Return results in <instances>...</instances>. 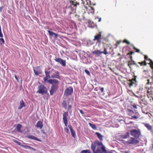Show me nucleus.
<instances>
[{"label": "nucleus", "mask_w": 153, "mask_h": 153, "mask_svg": "<svg viewBox=\"0 0 153 153\" xmlns=\"http://www.w3.org/2000/svg\"><path fill=\"white\" fill-rule=\"evenodd\" d=\"M146 114L149 116V117L150 118H151V117L153 116H152V114H151L150 113L147 112V113H146Z\"/></svg>", "instance_id": "obj_40"}, {"label": "nucleus", "mask_w": 153, "mask_h": 153, "mask_svg": "<svg viewBox=\"0 0 153 153\" xmlns=\"http://www.w3.org/2000/svg\"><path fill=\"white\" fill-rule=\"evenodd\" d=\"M14 77H15V78L16 79V80L17 81L19 82V79H18L17 76H16V75H15V74L14 75Z\"/></svg>", "instance_id": "obj_42"}, {"label": "nucleus", "mask_w": 153, "mask_h": 153, "mask_svg": "<svg viewBox=\"0 0 153 153\" xmlns=\"http://www.w3.org/2000/svg\"><path fill=\"white\" fill-rule=\"evenodd\" d=\"M132 65V63H129L128 65V66H129V67H130V68H131V65Z\"/></svg>", "instance_id": "obj_54"}, {"label": "nucleus", "mask_w": 153, "mask_h": 153, "mask_svg": "<svg viewBox=\"0 0 153 153\" xmlns=\"http://www.w3.org/2000/svg\"><path fill=\"white\" fill-rule=\"evenodd\" d=\"M96 134L97 135V137L100 140H103V136L100 134L98 132H96Z\"/></svg>", "instance_id": "obj_18"}, {"label": "nucleus", "mask_w": 153, "mask_h": 153, "mask_svg": "<svg viewBox=\"0 0 153 153\" xmlns=\"http://www.w3.org/2000/svg\"><path fill=\"white\" fill-rule=\"evenodd\" d=\"M33 69L35 74L36 76L42 73V71L39 67H33Z\"/></svg>", "instance_id": "obj_9"}, {"label": "nucleus", "mask_w": 153, "mask_h": 153, "mask_svg": "<svg viewBox=\"0 0 153 153\" xmlns=\"http://www.w3.org/2000/svg\"><path fill=\"white\" fill-rule=\"evenodd\" d=\"M100 90L102 92H104V88H100Z\"/></svg>", "instance_id": "obj_50"}, {"label": "nucleus", "mask_w": 153, "mask_h": 153, "mask_svg": "<svg viewBox=\"0 0 153 153\" xmlns=\"http://www.w3.org/2000/svg\"><path fill=\"white\" fill-rule=\"evenodd\" d=\"M131 134L132 136L137 138L139 137L140 133V131L136 129H133L131 131Z\"/></svg>", "instance_id": "obj_6"}, {"label": "nucleus", "mask_w": 153, "mask_h": 153, "mask_svg": "<svg viewBox=\"0 0 153 153\" xmlns=\"http://www.w3.org/2000/svg\"><path fill=\"white\" fill-rule=\"evenodd\" d=\"M45 76H47V77L51 78L49 74H51L50 71H45Z\"/></svg>", "instance_id": "obj_22"}, {"label": "nucleus", "mask_w": 153, "mask_h": 153, "mask_svg": "<svg viewBox=\"0 0 153 153\" xmlns=\"http://www.w3.org/2000/svg\"><path fill=\"white\" fill-rule=\"evenodd\" d=\"M124 42L128 44H130V42L126 39H125L124 41Z\"/></svg>", "instance_id": "obj_41"}, {"label": "nucleus", "mask_w": 153, "mask_h": 153, "mask_svg": "<svg viewBox=\"0 0 153 153\" xmlns=\"http://www.w3.org/2000/svg\"><path fill=\"white\" fill-rule=\"evenodd\" d=\"M132 106L134 108V109H137V105H135V104H134L133 105H132Z\"/></svg>", "instance_id": "obj_47"}, {"label": "nucleus", "mask_w": 153, "mask_h": 153, "mask_svg": "<svg viewBox=\"0 0 153 153\" xmlns=\"http://www.w3.org/2000/svg\"><path fill=\"white\" fill-rule=\"evenodd\" d=\"M81 153H91L89 150H82Z\"/></svg>", "instance_id": "obj_28"}, {"label": "nucleus", "mask_w": 153, "mask_h": 153, "mask_svg": "<svg viewBox=\"0 0 153 153\" xmlns=\"http://www.w3.org/2000/svg\"><path fill=\"white\" fill-rule=\"evenodd\" d=\"M73 88L71 87H69L67 88L64 92V95L67 96L71 95L73 93Z\"/></svg>", "instance_id": "obj_5"}, {"label": "nucleus", "mask_w": 153, "mask_h": 153, "mask_svg": "<svg viewBox=\"0 0 153 153\" xmlns=\"http://www.w3.org/2000/svg\"><path fill=\"white\" fill-rule=\"evenodd\" d=\"M48 32L49 33V35L50 36H53L54 34V32H51V31L50 30H48Z\"/></svg>", "instance_id": "obj_35"}, {"label": "nucleus", "mask_w": 153, "mask_h": 153, "mask_svg": "<svg viewBox=\"0 0 153 153\" xmlns=\"http://www.w3.org/2000/svg\"><path fill=\"white\" fill-rule=\"evenodd\" d=\"M121 137L123 139H126L129 136V133L128 132H127L125 134H122Z\"/></svg>", "instance_id": "obj_17"}, {"label": "nucleus", "mask_w": 153, "mask_h": 153, "mask_svg": "<svg viewBox=\"0 0 153 153\" xmlns=\"http://www.w3.org/2000/svg\"><path fill=\"white\" fill-rule=\"evenodd\" d=\"M93 153H112V150H107L101 142L98 141L92 143L91 145Z\"/></svg>", "instance_id": "obj_1"}, {"label": "nucleus", "mask_w": 153, "mask_h": 153, "mask_svg": "<svg viewBox=\"0 0 153 153\" xmlns=\"http://www.w3.org/2000/svg\"><path fill=\"white\" fill-rule=\"evenodd\" d=\"M38 89V90L36 91L37 93L43 95L47 94L48 93L47 88L44 85H39Z\"/></svg>", "instance_id": "obj_3"}, {"label": "nucleus", "mask_w": 153, "mask_h": 153, "mask_svg": "<svg viewBox=\"0 0 153 153\" xmlns=\"http://www.w3.org/2000/svg\"><path fill=\"white\" fill-rule=\"evenodd\" d=\"M93 44V42L90 40H88L87 41V45L88 46H89Z\"/></svg>", "instance_id": "obj_26"}, {"label": "nucleus", "mask_w": 153, "mask_h": 153, "mask_svg": "<svg viewBox=\"0 0 153 153\" xmlns=\"http://www.w3.org/2000/svg\"><path fill=\"white\" fill-rule=\"evenodd\" d=\"M43 126L42 123L41 121H38L36 125V127L40 129L42 128Z\"/></svg>", "instance_id": "obj_12"}, {"label": "nucleus", "mask_w": 153, "mask_h": 153, "mask_svg": "<svg viewBox=\"0 0 153 153\" xmlns=\"http://www.w3.org/2000/svg\"><path fill=\"white\" fill-rule=\"evenodd\" d=\"M51 74V78H56L58 79H60V76H59V73L58 71L52 69L50 71Z\"/></svg>", "instance_id": "obj_4"}, {"label": "nucleus", "mask_w": 153, "mask_h": 153, "mask_svg": "<svg viewBox=\"0 0 153 153\" xmlns=\"http://www.w3.org/2000/svg\"><path fill=\"white\" fill-rule=\"evenodd\" d=\"M55 61L57 62L63 66H65L66 65V61L60 58L56 57L55 59Z\"/></svg>", "instance_id": "obj_8"}, {"label": "nucleus", "mask_w": 153, "mask_h": 153, "mask_svg": "<svg viewBox=\"0 0 153 153\" xmlns=\"http://www.w3.org/2000/svg\"><path fill=\"white\" fill-rule=\"evenodd\" d=\"M68 127L70 129V131L73 130L72 128V126L71 125H68Z\"/></svg>", "instance_id": "obj_44"}, {"label": "nucleus", "mask_w": 153, "mask_h": 153, "mask_svg": "<svg viewBox=\"0 0 153 153\" xmlns=\"http://www.w3.org/2000/svg\"><path fill=\"white\" fill-rule=\"evenodd\" d=\"M4 41L3 38H0V45L4 44Z\"/></svg>", "instance_id": "obj_31"}, {"label": "nucleus", "mask_w": 153, "mask_h": 153, "mask_svg": "<svg viewBox=\"0 0 153 153\" xmlns=\"http://www.w3.org/2000/svg\"><path fill=\"white\" fill-rule=\"evenodd\" d=\"M101 32H100V34H97L94 36V39H93V40L95 41L96 40H98L100 39H101Z\"/></svg>", "instance_id": "obj_16"}, {"label": "nucleus", "mask_w": 153, "mask_h": 153, "mask_svg": "<svg viewBox=\"0 0 153 153\" xmlns=\"http://www.w3.org/2000/svg\"><path fill=\"white\" fill-rule=\"evenodd\" d=\"M68 111L65 112L63 114V120L64 123L65 124V126L67 127V124L68 123L67 120V117L68 116Z\"/></svg>", "instance_id": "obj_7"}, {"label": "nucleus", "mask_w": 153, "mask_h": 153, "mask_svg": "<svg viewBox=\"0 0 153 153\" xmlns=\"http://www.w3.org/2000/svg\"><path fill=\"white\" fill-rule=\"evenodd\" d=\"M13 141L16 143H17L18 141L15 140H13Z\"/></svg>", "instance_id": "obj_53"}, {"label": "nucleus", "mask_w": 153, "mask_h": 153, "mask_svg": "<svg viewBox=\"0 0 153 153\" xmlns=\"http://www.w3.org/2000/svg\"><path fill=\"white\" fill-rule=\"evenodd\" d=\"M144 57L145 60V61H149V62L152 60L151 59L148 58L146 55H144Z\"/></svg>", "instance_id": "obj_27"}, {"label": "nucleus", "mask_w": 153, "mask_h": 153, "mask_svg": "<svg viewBox=\"0 0 153 153\" xmlns=\"http://www.w3.org/2000/svg\"><path fill=\"white\" fill-rule=\"evenodd\" d=\"M147 62L149 63V61H144V65H146L147 64H148Z\"/></svg>", "instance_id": "obj_49"}, {"label": "nucleus", "mask_w": 153, "mask_h": 153, "mask_svg": "<svg viewBox=\"0 0 153 153\" xmlns=\"http://www.w3.org/2000/svg\"><path fill=\"white\" fill-rule=\"evenodd\" d=\"M22 146L24 147L26 149H27V148H32V147H31L30 146H27V145L26 146L22 145Z\"/></svg>", "instance_id": "obj_39"}, {"label": "nucleus", "mask_w": 153, "mask_h": 153, "mask_svg": "<svg viewBox=\"0 0 153 153\" xmlns=\"http://www.w3.org/2000/svg\"><path fill=\"white\" fill-rule=\"evenodd\" d=\"M101 52H102V54L103 53L105 55H106L108 53L107 51H106V48H105L104 49V51H101Z\"/></svg>", "instance_id": "obj_33"}, {"label": "nucleus", "mask_w": 153, "mask_h": 153, "mask_svg": "<svg viewBox=\"0 0 153 153\" xmlns=\"http://www.w3.org/2000/svg\"><path fill=\"white\" fill-rule=\"evenodd\" d=\"M128 143L130 144H134L138 143L139 142L136 139L133 137H131L128 141Z\"/></svg>", "instance_id": "obj_10"}, {"label": "nucleus", "mask_w": 153, "mask_h": 153, "mask_svg": "<svg viewBox=\"0 0 153 153\" xmlns=\"http://www.w3.org/2000/svg\"><path fill=\"white\" fill-rule=\"evenodd\" d=\"M128 114L129 115H132L134 113V112L133 111L129 109H128Z\"/></svg>", "instance_id": "obj_25"}, {"label": "nucleus", "mask_w": 153, "mask_h": 153, "mask_svg": "<svg viewBox=\"0 0 153 153\" xmlns=\"http://www.w3.org/2000/svg\"><path fill=\"white\" fill-rule=\"evenodd\" d=\"M79 111H80V113L82 114V116H84V114L82 110L81 109H79Z\"/></svg>", "instance_id": "obj_43"}, {"label": "nucleus", "mask_w": 153, "mask_h": 153, "mask_svg": "<svg viewBox=\"0 0 153 153\" xmlns=\"http://www.w3.org/2000/svg\"><path fill=\"white\" fill-rule=\"evenodd\" d=\"M48 82L50 84H52L50 92L51 95H52L54 93L57 91L58 88L59 81L55 79H50L48 81Z\"/></svg>", "instance_id": "obj_2"}, {"label": "nucleus", "mask_w": 153, "mask_h": 153, "mask_svg": "<svg viewBox=\"0 0 153 153\" xmlns=\"http://www.w3.org/2000/svg\"><path fill=\"white\" fill-rule=\"evenodd\" d=\"M141 66L143 65V62H139L138 63Z\"/></svg>", "instance_id": "obj_48"}, {"label": "nucleus", "mask_w": 153, "mask_h": 153, "mask_svg": "<svg viewBox=\"0 0 153 153\" xmlns=\"http://www.w3.org/2000/svg\"><path fill=\"white\" fill-rule=\"evenodd\" d=\"M27 137L28 138L32 139V140H36L37 141H38L40 142H41L42 141L37 138L36 137H35L34 136L32 135H28L27 136Z\"/></svg>", "instance_id": "obj_13"}, {"label": "nucleus", "mask_w": 153, "mask_h": 153, "mask_svg": "<svg viewBox=\"0 0 153 153\" xmlns=\"http://www.w3.org/2000/svg\"><path fill=\"white\" fill-rule=\"evenodd\" d=\"M74 1H75V0H74Z\"/></svg>", "instance_id": "obj_64"}, {"label": "nucleus", "mask_w": 153, "mask_h": 153, "mask_svg": "<svg viewBox=\"0 0 153 153\" xmlns=\"http://www.w3.org/2000/svg\"><path fill=\"white\" fill-rule=\"evenodd\" d=\"M72 106L71 105H68V110L69 111V113H71L72 112L71 108Z\"/></svg>", "instance_id": "obj_32"}, {"label": "nucleus", "mask_w": 153, "mask_h": 153, "mask_svg": "<svg viewBox=\"0 0 153 153\" xmlns=\"http://www.w3.org/2000/svg\"><path fill=\"white\" fill-rule=\"evenodd\" d=\"M62 105L64 108L66 109L67 108V103L65 100L63 101L62 103Z\"/></svg>", "instance_id": "obj_23"}, {"label": "nucleus", "mask_w": 153, "mask_h": 153, "mask_svg": "<svg viewBox=\"0 0 153 153\" xmlns=\"http://www.w3.org/2000/svg\"><path fill=\"white\" fill-rule=\"evenodd\" d=\"M90 126L94 130H95L97 129V127L96 125L94 124H92L91 123H88Z\"/></svg>", "instance_id": "obj_19"}, {"label": "nucleus", "mask_w": 153, "mask_h": 153, "mask_svg": "<svg viewBox=\"0 0 153 153\" xmlns=\"http://www.w3.org/2000/svg\"><path fill=\"white\" fill-rule=\"evenodd\" d=\"M20 105L18 107V109H21L23 107L26 106L25 105L23 100H21L20 102Z\"/></svg>", "instance_id": "obj_14"}, {"label": "nucleus", "mask_w": 153, "mask_h": 153, "mask_svg": "<svg viewBox=\"0 0 153 153\" xmlns=\"http://www.w3.org/2000/svg\"><path fill=\"white\" fill-rule=\"evenodd\" d=\"M134 53L133 52L131 51L129 53H128V54L131 55Z\"/></svg>", "instance_id": "obj_52"}, {"label": "nucleus", "mask_w": 153, "mask_h": 153, "mask_svg": "<svg viewBox=\"0 0 153 153\" xmlns=\"http://www.w3.org/2000/svg\"><path fill=\"white\" fill-rule=\"evenodd\" d=\"M96 5V4H93V5Z\"/></svg>", "instance_id": "obj_59"}, {"label": "nucleus", "mask_w": 153, "mask_h": 153, "mask_svg": "<svg viewBox=\"0 0 153 153\" xmlns=\"http://www.w3.org/2000/svg\"><path fill=\"white\" fill-rule=\"evenodd\" d=\"M17 144L18 145H20V146H22V145H21V143L20 142H19V141H18V143H17Z\"/></svg>", "instance_id": "obj_55"}, {"label": "nucleus", "mask_w": 153, "mask_h": 153, "mask_svg": "<svg viewBox=\"0 0 153 153\" xmlns=\"http://www.w3.org/2000/svg\"><path fill=\"white\" fill-rule=\"evenodd\" d=\"M133 48L135 50H136V52L138 53H139L140 52V50L137 49L134 46L133 47Z\"/></svg>", "instance_id": "obj_37"}, {"label": "nucleus", "mask_w": 153, "mask_h": 153, "mask_svg": "<svg viewBox=\"0 0 153 153\" xmlns=\"http://www.w3.org/2000/svg\"><path fill=\"white\" fill-rule=\"evenodd\" d=\"M132 117L136 119H137V117L136 116H132Z\"/></svg>", "instance_id": "obj_51"}, {"label": "nucleus", "mask_w": 153, "mask_h": 153, "mask_svg": "<svg viewBox=\"0 0 153 153\" xmlns=\"http://www.w3.org/2000/svg\"><path fill=\"white\" fill-rule=\"evenodd\" d=\"M79 3L76 2L74 1H72V4L74 7L75 10H76V9L77 5H79Z\"/></svg>", "instance_id": "obj_21"}, {"label": "nucleus", "mask_w": 153, "mask_h": 153, "mask_svg": "<svg viewBox=\"0 0 153 153\" xmlns=\"http://www.w3.org/2000/svg\"><path fill=\"white\" fill-rule=\"evenodd\" d=\"M148 80V81H149V79H148V80Z\"/></svg>", "instance_id": "obj_61"}, {"label": "nucleus", "mask_w": 153, "mask_h": 153, "mask_svg": "<svg viewBox=\"0 0 153 153\" xmlns=\"http://www.w3.org/2000/svg\"><path fill=\"white\" fill-rule=\"evenodd\" d=\"M101 39H98L97 40V42L99 43H100L101 42Z\"/></svg>", "instance_id": "obj_56"}, {"label": "nucleus", "mask_w": 153, "mask_h": 153, "mask_svg": "<svg viewBox=\"0 0 153 153\" xmlns=\"http://www.w3.org/2000/svg\"><path fill=\"white\" fill-rule=\"evenodd\" d=\"M152 100H153V98H152Z\"/></svg>", "instance_id": "obj_63"}, {"label": "nucleus", "mask_w": 153, "mask_h": 153, "mask_svg": "<svg viewBox=\"0 0 153 153\" xmlns=\"http://www.w3.org/2000/svg\"><path fill=\"white\" fill-rule=\"evenodd\" d=\"M64 129L66 133H68L69 132V130L68 128H65Z\"/></svg>", "instance_id": "obj_38"}, {"label": "nucleus", "mask_w": 153, "mask_h": 153, "mask_svg": "<svg viewBox=\"0 0 153 153\" xmlns=\"http://www.w3.org/2000/svg\"><path fill=\"white\" fill-rule=\"evenodd\" d=\"M22 127V126L21 124H18L17 125L16 129L18 132L20 133H22L23 132L21 130Z\"/></svg>", "instance_id": "obj_11"}, {"label": "nucleus", "mask_w": 153, "mask_h": 153, "mask_svg": "<svg viewBox=\"0 0 153 153\" xmlns=\"http://www.w3.org/2000/svg\"><path fill=\"white\" fill-rule=\"evenodd\" d=\"M72 137L75 138L76 136V133L74 130L70 131Z\"/></svg>", "instance_id": "obj_24"}, {"label": "nucleus", "mask_w": 153, "mask_h": 153, "mask_svg": "<svg viewBox=\"0 0 153 153\" xmlns=\"http://www.w3.org/2000/svg\"><path fill=\"white\" fill-rule=\"evenodd\" d=\"M132 63V65H136L137 67H139V66L137 64H136V63L134 61H133Z\"/></svg>", "instance_id": "obj_45"}, {"label": "nucleus", "mask_w": 153, "mask_h": 153, "mask_svg": "<svg viewBox=\"0 0 153 153\" xmlns=\"http://www.w3.org/2000/svg\"><path fill=\"white\" fill-rule=\"evenodd\" d=\"M148 64L150 65V67L152 68L153 69V62L152 60H151L149 63L147 62Z\"/></svg>", "instance_id": "obj_29"}, {"label": "nucleus", "mask_w": 153, "mask_h": 153, "mask_svg": "<svg viewBox=\"0 0 153 153\" xmlns=\"http://www.w3.org/2000/svg\"><path fill=\"white\" fill-rule=\"evenodd\" d=\"M91 27H93V26H92V27L91 26Z\"/></svg>", "instance_id": "obj_62"}, {"label": "nucleus", "mask_w": 153, "mask_h": 153, "mask_svg": "<svg viewBox=\"0 0 153 153\" xmlns=\"http://www.w3.org/2000/svg\"><path fill=\"white\" fill-rule=\"evenodd\" d=\"M125 153H129V152H128L126 151V152H125Z\"/></svg>", "instance_id": "obj_58"}, {"label": "nucleus", "mask_w": 153, "mask_h": 153, "mask_svg": "<svg viewBox=\"0 0 153 153\" xmlns=\"http://www.w3.org/2000/svg\"><path fill=\"white\" fill-rule=\"evenodd\" d=\"M90 9H89L90 12L91 13H93L94 12V9L92 7H90Z\"/></svg>", "instance_id": "obj_30"}, {"label": "nucleus", "mask_w": 153, "mask_h": 153, "mask_svg": "<svg viewBox=\"0 0 153 153\" xmlns=\"http://www.w3.org/2000/svg\"><path fill=\"white\" fill-rule=\"evenodd\" d=\"M92 53L95 54L97 56H99L102 54V52L100 50H96L93 51Z\"/></svg>", "instance_id": "obj_15"}, {"label": "nucleus", "mask_w": 153, "mask_h": 153, "mask_svg": "<svg viewBox=\"0 0 153 153\" xmlns=\"http://www.w3.org/2000/svg\"><path fill=\"white\" fill-rule=\"evenodd\" d=\"M145 126L149 130H152V127L151 125H149V124L146 123L145 124Z\"/></svg>", "instance_id": "obj_20"}, {"label": "nucleus", "mask_w": 153, "mask_h": 153, "mask_svg": "<svg viewBox=\"0 0 153 153\" xmlns=\"http://www.w3.org/2000/svg\"><path fill=\"white\" fill-rule=\"evenodd\" d=\"M85 72L88 75H90L89 71L88 70L86 69L85 70Z\"/></svg>", "instance_id": "obj_36"}, {"label": "nucleus", "mask_w": 153, "mask_h": 153, "mask_svg": "<svg viewBox=\"0 0 153 153\" xmlns=\"http://www.w3.org/2000/svg\"><path fill=\"white\" fill-rule=\"evenodd\" d=\"M101 20V18H100L99 19V20L98 21V22H100Z\"/></svg>", "instance_id": "obj_57"}, {"label": "nucleus", "mask_w": 153, "mask_h": 153, "mask_svg": "<svg viewBox=\"0 0 153 153\" xmlns=\"http://www.w3.org/2000/svg\"><path fill=\"white\" fill-rule=\"evenodd\" d=\"M54 35V37L55 38H56L57 37L58 35L56 33H54V34L53 35Z\"/></svg>", "instance_id": "obj_46"}, {"label": "nucleus", "mask_w": 153, "mask_h": 153, "mask_svg": "<svg viewBox=\"0 0 153 153\" xmlns=\"http://www.w3.org/2000/svg\"><path fill=\"white\" fill-rule=\"evenodd\" d=\"M132 57L131 56V59H132Z\"/></svg>", "instance_id": "obj_60"}, {"label": "nucleus", "mask_w": 153, "mask_h": 153, "mask_svg": "<svg viewBox=\"0 0 153 153\" xmlns=\"http://www.w3.org/2000/svg\"><path fill=\"white\" fill-rule=\"evenodd\" d=\"M49 78H50L48 77H47V76H45V77H44L43 78V80L44 81V82H45L46 81H47L48 82V79Z\"/></svg>", "instance_id": "obj_34"}]
</instances>
